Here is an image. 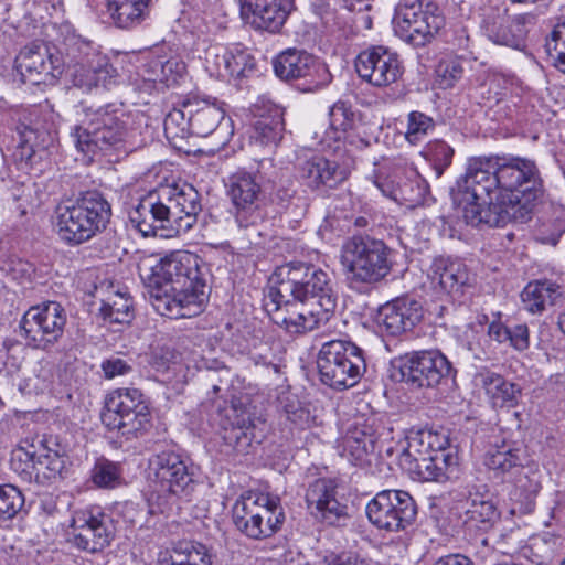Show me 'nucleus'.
Here are the masks:
<instances>
[{
    "label": "nucleus",
    "instance_id": "5701e85b",
    "mask_svg": "<svg viewBox=\"0 0 565 565\" xmlns=\"http://www.w3.org/2000/svg\"><path fill=\"white\" fill-rule=\"evenodd\" d=\"M191 107L188 110L192 135L207 137L215 132L222 135L221 143L226 145L233 134L232 120L225 116L224 103L216 98L191 97Z\"/></svg>",
    "mask_w": 565,
    "mask_h": 565
},
{
    "label": "nucleus",
    "instance_id": "7ed1b4c3",
    "mask_svg": "<svg viewBox=\"0 0 565 565\" xmlns=\"http://www.w3.org/2000/svg\"><path fill=\"white\" fill-rule=\"evenodd\" d=\"M150 301L161 316L191 318L202 311L204 280L198 255L177 250L152 267Z\"/></svg>",
    "mask_w": 565,
    "mask_h": 565
},
{
    "label": "nucleus",
    "instance_id": "bb28decb",
    "mask_svg": "<svg viewBox=\"0 0 565 565\" xmlns=\"http://www.w3.org/2000/svg\"><path fill=\"white\" fill-rule=\"evenodd\" d=\"M206 68L222 79H242L255 68V58L243 47H212L206 53Z\"/></svg>",
    "mask_w": 565,
    "mask_h": 565
},
{
    "label": "nucleus",
    "instance_id": "0e129e2a",
    "mask_svg": "<svg viewBox=\"0 0 565 565\" xmlns=\"http://www.w3.org/2000/svg\"><path fill=\"white\" fill-rule=\"evenodd\" d=\"M564 230L563 228H558L550 234L546 233V231L544 228L540 230L537 235H536V239L539 242H541L542 244H548V245H552V246H555L558 241H559V237L562 236Z\"/></svg>",
    "mask_w": 565,
    "mask_h": 565
},
{
    "label": "nucleus",
    "instance_id": "e433bc0d",
    "mask_svg": "<svg viewBox=\"0 0 565 565\" xmlns=\"http://www.w3.org/2000/svg\"><path fill=\"white\" fill-rule=\"evenodd\" d=\"M151 0H107V11L117 28L130 29L142 23L149 14Z\"/></svg>",
    "mask_w": 565,
    "mask_h": 565
},
{
    "label": "nucleus",
    "instance_id": "7c9ffc66",
    "mask_svg": "<svg viewBox=\"0 0 565 565\" xmlns=\"http://www.w3.org/2000/svg\"><path fill=\"white\" fill-rule=\"evenodd\" d=\"M252 12V24L259 30L278 33L286 22L288 10L281 0H256L243 7Z\"/></svg>",
    "mask_w": 565,
    "mask_h": 565
},
{
    "label": "nucleus",
    "instance_id": "c9c22d12",
    "mask_svg": "<svg viewBox=\"0 0 565 565\" xmlns=\"http://www.w3.org/2000/svg\"><path fill=\"white\" fill-rule=\"evenodd\" d=\"M484 465L494 478L505 480L522 466V450L512 444L502 443L491 447L484 456Z\"/></svg>",
    "mask_w": 565,
    "mask_h": 565
},
{
    "label": "nucleus",
    "instance_id": "6ab92c4d",
    "mask_svg": "<svg viewBox=\"0 0 565 565\" xmlns=\"http://www.w3.org/2000/svg\"><path fill=\"white\" fill-rule=\"evenodd\" d=\"M227 195L234 207V217L239 227L258 224L263 217L262 186L256 177L246 171H237L228 177Z\"/></svg>",
    "mask_w": 565,
    "mask_h": 565
},
{
    "label": "nucleus",
    "instance_id": "ddd939ff",
    "mask_svg": "<svg viewBox=\"0 0 565 565\" xmlns=\"http://www.w3.org/2000/svg\"><path fill=\"white\" fill-rule=\"evenodd\" d=\"M66 313L60 302L45 301L32 306L19 323L20 335L28 347L47 350L62 337Z\"/></svg>",
    "mask_w": 565,
    "mask_h": 565
},
{
    "label": "nucleus",
    "instance_id": "4d7b16f0",
    "mask_svg": "<svg viewBox=\"0 0 565 565\" xmlns=\"http://www.w3.org/2000/svg\"><path fill=\"white\" fill-rule=\"evenodd\" d=\"M509 339L508 342L510 344L519 350L523 351L526 350L530 345V339H529V328L525 323L515 324L513 327H509Z\"/></svg>",
    "mask_w": 565,
    "mask_h": 565
},
{
    "label": "nucleus",
    "instance_id": "a211bd4d",
    "mask_svg": "<svg viewBox=\"0 0 565 565\" xmlns=\"http://www.w3.org/2000/svg\"><path fill=\"white\" fill-rule=\"evenodd\" d=\"M276 76L285 82L305 81L303 90H315L324 86L330 74L324 64L306 51L287 49L273 60Z\"/></svg>",
    "mask_w": 565,
    "mask_h": 565
},
{
    "label": "nucleus",
    "instance_id": "338daca9",
    "mask_svg": "<svg viewBox=\"0 0 565 565\" xmlns=\"http://www.w3.org/2000/svg\"><path fill=\"white\" fill-rule=\"evenodd\" d=\"M294 195V191L289 190V189H279L277 190V193H276V196L281 201V202H286L288 201L289 199H291Z\"/></svg>",
    "mask_w": 565,
    "mask_h": 565
},
{
    "label": "nucleus",
    "instance_id": "09e8293b",
    "mask_svg": "<svg viewBox=\"0 0 565 565\" xmlns=\"http://www.w3.org/2000/svg\"><path fill=\"white\" fill-rule=\"evenodd\" d=\"M345 448L356 465H363L370 462L369 456L375 452L376 443L371 435L356 430L345 438Z\"/></svg>",
    "mask_w": 565,
    "mask_h": 565
},
{
    "label": "nucleus",
    "instance_id": "a18cd8bd",
    "mask_svg": "<svg viewBox=\"0 0 565 565\" xmlns=\"http://www.w3.org/2000/svg\"><path fill=\"white\" fill-rule=\"evenodd\" d=\"M191 107L190 98L181 103L180 108H173L166 117L163 126L167 138H186L192 135V125L186 114Z\"/></svg>",
    "mask_w": 565,
    "mask_h": 565
},
{
    "label": "nucleus",
    "instance_id": "e2e57ef3",
    "mask_svg": "<svg viewBox=\"0 0 565 565\" xmlns=\"http://www.w3.org/2000/svg\"><path fill=\"white\" fill-rule=\"evenodd\" d=\"M433 565H475L472 559L461 554H450L437 559Z\"/></svg>",
    "mask_w": 565,
    "mask_h": 565
},
{
    "label": "nucleus",
    "instance_id": "864d4df0",
    "mask_svg": "<svg viewBox=\"0 0 565 565\" xmlns=\"http://www.w3.org/2000/svg\"><path fill=\"white\" fill-rule=\"evenodd\" d=\"M428 156L434 163L437 178L451 164L454 149L443 140H435L428 145Z\"/></svg>",
    "mask_w": 565,
    "mask_h": 565
},
{
    "label": "nucleus",
    "instance_id": "dca6fc26",
    "mask_svg": "<svg viewBox=\"0 0 565 565\" xmlns=\"http://www.w3.org/2000/svg\"><path fill=\"white\" fill-rule=\"evenodd\" d=\"M417 505L403 490H383L366 505L369 521L379 530L398 532L409 526L416 518Z\"/></svg>",
    "mask_w": 565,
    "mask_h": 565
},
{
    "label": "nucleus",
    "instance_id": "79ce46f5",
    "mask_svg": "<svg viewBox=\"0 0 565 565\" xmlns=\"http://www.w3.org/2000/svg\"><path fill=\"white\" fill-rule=\"evenodd\" d=\"M223 440L236 454H248L256 441L253 420L248 417L232 423L231 427L224 428Z\"/></svg>",
    "mask_w": 565,
    "mask_h": 565
},
{
    "label": "nucleus",
    "instance_id": "2f4dec72",
    "mask_svg": "<svg viewBox=\"0 0 565 565\" xmlns=\"http://www.w3.org/2000/svg\"><path fill=\"white\" fill-rule=\"evenodd\" d=\"M444 23L445 19L438 6L433 1H427L424 15L419 17V19L409 26V31L401 39L413 46H425L431 42Z\"/></svg>",
    "mask_w": 565,
    "mask_h": 565
},
{
    "label": "nucleus",
    "instance_id": "6e6d98bb",
    "mask_svg": "<svg viewBox=\"0 0 565 565\" xmlns=\"http://www.w3.org/2000/svg\"><path fill=\"white\" fill-rule=\"evenodd\" d=\"M100 367L106 379H114L119 375H125L131 371V365L119 356H110L104 360Z\"/></svg>",
    "mask_w": 565,
    "mask_h": 565
},
{
    "label": "nucleus",
    "instance_id": "b1692460",
    "mask_svg": "<svg viewBox=\"0 0 565 565\" xmlns=\"http://www.w3.org/2000/svg\"><path fill=\"white\" fill-rule=\"evenodd\" d=\"M337 488L334 479L319 478L309 484L306 492L310 513L329 525L340 524L349 518L348 505L337 498Z\"/></svg>",
    "mask_w": 565,
    "mask_h": 565
},
{
    "label": "nucleus",
    "instance_id": "aec40b11",
    "mask_svg": "<svg viewBox=\"0 0 565 565\" xmlns=\"http://www.w3.org/2000/svg\"><path fill=\"white\" fill-rule=\"evenodd\" d=\"M71 526L74 530L75 546L90 553L109 546L116 534L113 518L99 507L77 511Z\"/></svg>",
    "mask_w": 565,
    "mask_h": 565
},
{
    "label": "nucleus",
    "instance_id": "f704fd0d",
    "mask_svg": "<svg viewBox=\"0 0 565 565\" xmlns=\"http://www.w3.org/2000/svg\"><path fill=\"white\" fill-rule=\"evenodd\" d=\"M185 70V63L179 56H156L143 65L141 75L146 82L171 86L178 83Z\"/></svg>",
    "mask_w": 565,
    "mask_h": 565
},
{
    "label": "nucleus",
    "instance_id": "393cba45",
    "mask_svg": "<svg viewBox=\"0 0 565 565\" xmlns=\"http://www.w3.org/2000/svg\"><path fill=\"white\" fill-rule=\"evenodd\" d=\"M422 318V305L413 298L403 297L383 305L375 321L381 333L399 335L412 330Z\"/></svg>",
    "mask_w": 565,
    "mask_h": 565
},
{
    "label": "nucleus",
    "instance_id": "0eeeda50",
    "mask_svg": "<svg viewBox=\"0 0 565 565\" xmlns=\"http://www.w3.org/2000/svg\"><path fill=\"white\" fill-rule=\"evenodd\" d=\"M391 248L381 239L354 235L344 242L340 263L349 286L363 288L384 279L392 269Z\"/></svg>",
    "mask_w": 565,
    "mask_h": 565
},
{
    "label": "nucleus",
    "instance_id": "9d476101",
    "mask_svg": "<svg viewBox=\"0 0 565 565\" xmlns=\"http://www.w3.org/2000/svg\"><path fill=\"white\" fill-rule=\"evenodd\" d=\"M320 381L334 390L354 386L366 364L362 350L347 339H330L321 342L317 356Z\"/></svg>",
    "mask_w": 565,
    "mask_h": 565
},
{
    "label": "nucleus",
    "instance_id": "bf43d9fd",
    "mask_svg": "<svg viewBox=\"0 0 565 565\" xmlns=\"http://www.w3.org/2000/svg\"><path fill=\"white\" fill-rule=\"evenodd\" d=\"M22 138L21 157H25L28 161H31L35 153L34 147L36 146V131L31 128H25V130L22 132Z\"/></svg>",
    "mask_w": 565,
    "mask_h": 565
},
{
    "label": "nucleus",
    "instance_id": "4c0bfd02",
    "mask_svg": "<svg viewBox=\"0 0 565 565\" xmlns=\"http://www.w3.org/2000/svg\"><path fill=\"white\" fill-rule=\"evenodd\" d=\"M210 548L191 540L178 541L172 545L171 554L159 559V565H212Z\"/></svg>",
    "mask_w": 565,
    "mask_h": 565
},
{
    "label": "nucleus",
    "instance_id": "f257e3e1",
    "mask_svg": "<svg viewBox=\"0 0 565 565\" xmlns=\"http://www.w3.org/2000/svg\"><path fill=\"white\" fill-rule=\"evenodd\" d=\"M465 222L472 226L501 227L526 222L543 196L544 186L535 161L511 157H473L452 189Z\"/></svg>",
    "mask_w": 565,
    "mask_h": 565
},
{
    "label": "nucleus",
    "instance_id": "9b49d317",
    "mask_svg": "<svg viewBox=\"0 0 565 565\" xmlns=\"http://www.w3.org/2000/svg\"><path fill=\"white\" fill-rule=\"evenodd\" d=\"M100 419L109 431H117L128 440L151 428L149 406L137 388H117L108 393Z\"/></svg>",
    "mask_w": 565,
    "mask_h": 565
},
{
    "label": "nucleus",
    "instance_id": "13d9d810",
    "mask_svg": "<svg viewBox=\"0 0 565 565\" xmlns=\"http://www.w3.org/2000/svg\"><path fill=\"white\" fill-rule=\"evenodd\" d=\"M326 565H371L366 559L353 553H341L326 557Z\"/></svg>",
    "mask_w": 565,
    "mask_h": 565
},
{
    "label": "nucleus",
    "instance_id": "774afa93",
    "mask_svg": "<svg viewBox=\"0 0 565 565\" xmlns=\"http://www.w3.org/2000/svg\"><path fill=\"white\" fill-rule=\"evenodd\" d=\"M557 327L559 331L565 335V311L559 313L557 318Z\"/></svg>",
    "mask_w": 565,
    "mask_h": 565
},
{
    "label": "nucleus",
    "instance_id": "c03bdc74",
    "mask_svg": "<svg viewBox=\"0 0 565 565\" xmlns=\"http://www.w3.org/2000/svg\"><path fill=\"white\" fill-rule=\"evenodd\" d=\"M541 490V483L526 475L518 479L515 490L511 495V514H529L535 508V498Z\"/></svg>",
    "mask_w": 565,
    "mask_h": 565
},
{
    "label": "nucleus",
    "instance_id": "6e6552de",
    "mask_svg": "<svg viewBox=\"0 0 565 565\" xmlns=\"http://www.w3.org/2000/svg\"><path fill=\"white\" fill-rule=\"evenodd\" d=\"M58 56L63 62L71 82L75 87L90 90L99 85L106 86L115 76L110 65L94 43L74 32L67 33L58 46Z\"/></svg>",
    "mask_w": 565,
    "mask_h": 565
},
{
    "label": "nucleus",
    "instance_id": "473e14b6",
    "mask_svg": "<svg viewBox=\"0 0 565 565\" xmlns=\"http://www.w3.org/2000/svg\"><path fill=\"white\" fill-rule=\"evenodd\" d=\"M562 287L548 279L529 282L521 294L524 309L533 315L542 313L562 297Z\"/></svg>",
    "mask_w": 565,
    "mask_h": 565
},
{
    "label": "nucleus",
    "instance_id": "2eb2a0df",
    "mask_svg": "<svg viewBox=\"0 0 565 565\" xmlns=\"http://www.w3.org/2000/svg\"><path fill=\"white\" fill-rule=\"evenodd\" d=\"M480 28L494 44L522 50L533 17L529 13L509 15L504 4H484L480 8Z\"/></svg>",
    "mask_w": 565,
    "mask_h": 565
},
{
    "label": "nucleus",
    "instance_id": "c85d7f7f",
    "mask_svg": "<svg viewBox=\"0 0 565 565\" xmlns=\"http://www.w3.org/2000/svg\"><path fill=\"white\" fill-rule=\"evenodd\" d=\"M301 179L311 189L335 188L347 179L338 163L321 156H312L299 164Z\"/></svg>",
    "mask_w": 565,
    "mask_h": 565
},
{
    "label": "nucleus",
    "instance_id": "c756f323",
    "mask_svg": "<svg viewBox=\"0 0 565 565\" xmlns=\"http://www.w3.org/2000/svg\"><path fill=\"white\" fill-rule=\"evenodd\" d=\"M476 380L484 390L486 395L493 407L512 408L519 404L522 396L520 385L508 381L502 375L489 370H482L476 375Z\"/></svg>",
    "mask_w": 565,
    "mask_h": 565
},
{
    "label": "nucleus",
    "instance_id": "72a5a7b5",
    "mask_svg": "<svg viewBox=\"0 0 565 565\" xmlns=\"http://www.w3.org/2000/svg\"><path fill=\"white\" fill-rule=\"evenodd\" d=\"M375 184L383 194L395 201H401L411 205L424 202L429 191L427 182L414 168H409L406 171L405 179L399 180L393 189L386 190L383 184L379 182H375Z\"/></svg>",
    "mask_w": 565,
    "mask_h": 565
},
{
    "label": "nucleus",
    "instance_id": "cd10ccee",
    "mask_svg": "<svg viewBox=\"0 0 565 565\" xmlns=\"http://www.w3.org/2000/svg\"><path fill=\"white\" fill-rule=\"evenodd\" d=\"M428 278L433 288L447 295H456L468 284L469 274L463 263L450 257L437 256L428 270Z\"/></svg>",
    "mask_w": 565,
    "mask_h": 565
},
{
    "label": "nucleus",
    "instance_id": "f3484780",
    "mask_svg": "<svg viewBox=\"0 0 565 565\" xmlns=\"http://www.w3.org/2000/svg\"><path fill=\"white\" fill-rule=\"evenodd\" d=\"M11 468L25 481L53 479L61 476L65 458L58 449L49 446V440L41 439L38 445L20 446L14 450Z\"/></svg>",
    "mask_w": 565,
    "mask_h": 565
},
{
    "label": "nucleus",
    "instance_id": "052dcab7",
    "mask_svg": "<svg viewBox=\"0 0 565 565\" xmlns=\"http://www.w3.org/2000/svg\"><path fill=\"white\" fill-rule=\"evenodd\" d=\"M117 509L119 513L122 515L124 520L131 525L137 523L138 515L141 513V511H139L138 509V504L131 501H126L124 503L117 504Z\"/></svg>",
    "mask_w": 565,
    "mask_h": 565
},
{
    "label": "nucleus",
    "instance_id": "58836bf2",
    "mask_svg": "<svg viewBox=\"0 0 565 565\" xmlns=\"http://www.w3.org/2000/svg\"><path fill=\"white\" fill-rule=\"evenodd\" d=\"M465 514L467 527L482 532H488L500 520V512L489 494L476 493Z\"/></svg>",
    "mask_w": 565,
    "mask_h": 565
},
{
    "label": "nucleus",
    "instance_id": "5fc2aeb1",
    "mask_svg": "<svg viewBox=\"0 0 565 565\" xmlns=\"http://www.w3.org/2000/svg\"><path fill=\"white\" fill-rule=\"evenodd\" d=\"M440 86L448 88L461 78L463 70L459 62L449 60L440 61L436 68Z\"/></svg>",
    "mask_w": 565,
    "mask_h": 565
},
{
    "label": "nucleus",
    "instance_id": "4be33fe9",
    "mask_svg": "<svg viewBox=\"0 0 565 565\" xmlns=\"http://www.w3.org/2000/svg\"><path fill=\"white\" fill-rule=\"evenodd\" d=\"M355 70L360 78L375 87H386L403 75V63L396 52L383 45L370 46L356 56Z\"/></svg>",
    "mask_w": 565,
    "mask_h": 565
},
{
    "label": "nucleus",
    "instance_id": "4468645a",
    "mask_svg": "<svg viewBox=\"0 0 565 565\" xmlns=\"http://www.w3.org/2000/svg\"><path fill=\"white\" fill-rule=\"evenodd\" d=\"M401 381L415 387H436L455 379L456 369L439 350L407 353L398 360Z\"/></svg>",
    "mask_w": 565,
    "mask_h": 565
},
{
    "label": "nucleus",
    "instance_id": "f8f14e48",
    "mask_svg": "<svg viewBox=\"0 0 565 565\" xmlns=\"http://www.w3.org/2000/svg\"><path fill=\"white\" fill-rule=\"evenodd\" d=\"M232 518L241 533L253 540H264L279 531L285 513L276 500L246 491L234 503Z\"/></svg>",
    "mask_w": 565,
    "mask_h": 565
},
{
    "label": "nucleus",
    "instance_id": "423d86ee",
    "mask_svg": "<svg viewBox=\"0 0 565 565\" xmlns=\"http://www.w3.org/2000/svg\"><path fill=\"white\" fill-rule=\"evenodd\" d=\"M55 214L60 238L70 245H79L107 227L111 206L100 192L93 190L82 192L70 204L57 206Z\"/></svg>",
    "mask_w": 565,
    "mask_h": 565
},
{
    "label": "nucleus",
    "instance_id": "39448f33",
    "mask_svg": "<svg viewBox=\"0 0 565 565\" xmlns=\"http://www.w3.org/2000/svg\"><path fill=\"white\" fill-rule=\"evenodd\" d=\"M78 124L72 130L76 148L84 154L95 156L124 148L128 137L125 114L111 105L93 108L81 103L76 107Z\"/></svg>",
    "mask_w": 565,
    "mask_h": 565
},
{
    "label": "nucleus",
    "instance_id": "49530a36",
    "mask_svg": "<svg viewBox=\"0 0 565 565\" xmlns=\"http://www.w3.org/2000/svg\"><path fill=\"white\" fill-rule=\"evenodd\" d=\"M100 313L110 322L128 323L134 318L132 302L129 297L118 292L103 303Z\"/></svg>",
    "mask_w": 565,
    "mask_h": 565
},
{
    "label": "nucleus",
    "instance_id": "603ef678",
    "mask_svg": "<svg viewBox=\"0 0 565 565\" xmlns=\"http://www.w3.org/2000/svg\"><path fill=\"white\" fill-rule=\"evenodd\" d=\"M24 505L22 492L12 484L0 486V512L3 520L15 516Z\"/></svg>",
    "mask_w": 565,
    "mask_h": 565
},
{
    "label": "nucleus",
    "instance_id": "3c124183",
    "mask_svg": "<svg viewBox=\"0 0 565 565\" xmlns=\"http://www.w3.org/2000/svg\"><path fill=\"white\" fill-rule=\"evenodd\" d=\"M92 480L98 488L111 489L120 484L121 471L119 465L108 461H97L92 471Z\"/></svg>",
    "mask_w": 565,
    "mask_h": 565
},
{
    "label": "nucleus",
    "instance_id": "8fccbe9b",
    "mask_svg": "<svg viewBox=\"0 0 565 565\" xmlns=\"http://www.w3.org/2000/svg\"><path fill=\"white\" fill-rule=\"evenodd\" d=\"M435 128V121L431 117L422 111H411L407 116V128L405 139L411 145L422 142Z\"/></svg>",
    "mask_w": 565,
    "mask_h": 565
},
{
    "label": "nucleus",
    "instance_id": "1a4fd4ad",
    "mask_svg": "<svg viewBox=\"0 0 565 565\" xmlns=\"http://www.w3.org/2000/svg\"><path fill=\"white\" fill-rule=\"evenodd\" d=\"M147 481L150 501L158 505L161 513L194 490V480L186 462L172 450H162L148 459Z\"/></svg>",
    "mask_w": 565,
    "mask_h": 565
},
{
    "label": "nucleus",
    "instance_id": "37998d69",
    "mask_svg": "<svg viewBox=\"0 0 565 565\" xmlns=\"http://www.w3.org/2000/svg\"><path fill=\"white\" fill-rule=\"evenodd\" d=\"M406 440L407 446L403 449L398 458L402 468L405 467L406 463H412L422 457L433 454L434 450H437L434 445L435 441L438 440V435L430 430H417L412 431Z\"/></svg>",
    "mask_w": 565,
    "mask_h": 565
},
{
    "label": "nucleus",
    "instance_id": "69168bd1",
    "mask_svg": "<svg viewBox=\"0 0 565 565\" xmlns=\"http://www.w3.org/2000/svg\"><path fill=\"white\" fill-rule=\"evenodd\" d=\"M252 360L255 365L273 367L276 373L279 371V366L271 359H268L267 355L255 353L252 355Z\"/></svg>",
    "mask_w": 565,
    "mask_h": 565
},
{
    "label": "nucleus",
    "instance_id": "ea45409f",
    "mask_svg": "<svg viewBox=\"0 0 565 565\" xmlns=\"http://www.w3.org/2000/svg\"><path fill=\"white\" fill-rule=\"evenodd\" d=\"M284 130L282 111L276 108L256 120L252 139L260 146L276 147L282 138Z\"/></svg>",
    "mask_w": 565,
    "mask_h": 565
},
{
    "label": "nucleus",
    "instance_id": "f03ea898",
    "mask_svg": "<svg viewBox=\"0 0 565 565\" xmlns=\"http://www.w3.org/2000/svg\"><path fill=\"white\" fill-rule=\"evenodd\" d=\"M264 307L277 326L301 334L327 323L337 295L328 271L312 264L289 263L277 267Z\"/></svg>",
    "mask_w": 565,
    "mask_h": 565
},
{
    "label": "nucleus",
    "instance_id": "680f3d73",
    "mask_svg": "<svg viewBox=\"0 0 565 565\" xmlns=\"http://www.w3.org/2000/svg\"><path fill=\"white\" fill-rule=\"evenodd\" d=\"M488 334L491 339L499 343L508 342L509 339V327L504 326L499 321H493L488 327Z\"/></svg>",
    "mask_w": 565,
    "mask_h": 565
},
{
    "label": "nucleus",
    "instance_id": "20e7f679",
    "mask_svg": "<svg viewBox=\"0 0 565 565\" xmlns=\"http://www.w3.org/2000/svg\"><path fill=\"white\" fill-rule=\"evenodd\" d=\"M202 206L189 183L160 185L129 211V221L143 236L172 237L188 233Z\"/></svg>",
    "mask_w": 565,
    "mask_h": 565
},
{
    "label": "nucleus",
    "instance_id": "a878e982",
    "mask_svg": "<svg viewBox=\"0 0 565 565\" xmlns=\"http://www.w3.org/2000/svg\"><path fill=\"white\" fill-rule=\"evenodd\" d=\"M403 469L417 481L445 482L457 477L458 457L451 448L439 444L433 454L406 463Z\"/></svg>",
    "mask_w": 565,
    "mask_h": 565
},
{
    "label": "nucleus",
    "instance_id": "412c9836",
    "mask_svg": "<svg viewBox=\"0 0 565 565\" xmlns=\"http://www.w3.org/2000/svg\"><path fill=\"white\" fill-rule=\"evenodd\" d=\"M15 68L23 83L32 85L52 83L63 73V62L43 42L26 44L15 57Z\"/></svg>",
    "mask_w": 565,
    "mask_h": 565
},
{
    "label": "nucleus",
    "instance_id": "de8ad7c7",
    "mask_svg": "<svg viewBox=\"0 0 565 565\" xmlns=\"http://www.w3.org/2000/svg\"><path fill=\"white\" fill-rule=\"evenodd\" d=\"M545 47L554 65L565 74V15L558 18L546 38Z\"/></svg>",
    "mask_w": 565,
    "mask_h": 565
},
{
    "label": "nucleus",
    "instance_id": "a19ab883",
    "mask_svg": "<svg viewBox=\"0 0 565 565\" xmlns=\"http://www.w3.org/2000/svg\"><path fill=\"white\" fill-rule=\"evenodd\" d=\"M353 122L354 113L351 106L343 100L334 103L329 111L330 128L324 132V137L321 138L320 143L330 148L332 141H340L344 137Z\"/></svg>",
    "mask_w": 565,
    "mask_h": 565
}]
</instances>
